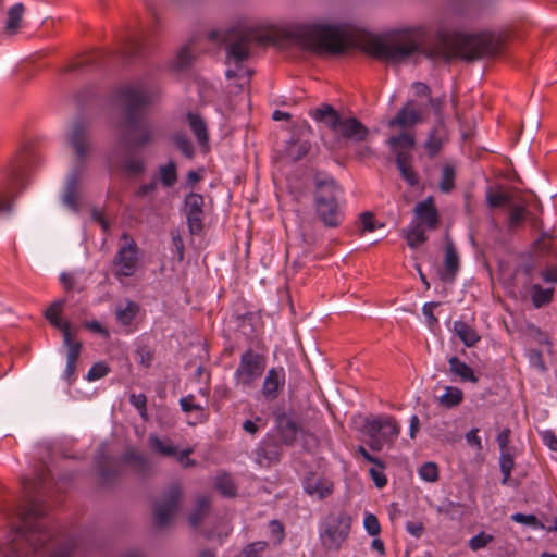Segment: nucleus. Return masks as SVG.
<instances>
[{
    "label": "nucleus",
    "mask_w": 557,
    "mask_h": 557,
    "mask_svg": "<svg viewBox=\"0 0 557 557\" xmlns=\"http://www.w3.org/2000/svg\"><path fill=\"white\" fill-rule=\"evenodd\" d=\"M423 26H407L372 34L349 24L304 23L287 26L255 24L234 27L226 32L213 30L209 38L225 42L226 61L242 66L257 47L287 48L300 46L321 54L337 55L350 48H359L370 57L393 66L420 65L428 60L434 66H449L455 61L473 62L500 55L507 46V36L485 30L469 34L449 30L438 24L433 41L423 44Z\"/></svg>",
    "instance_id": "1"
},
{
    "label": "nucleus",
    "mask_w": 557,
    "mask_h": 557,
    "mask_svg": "<svg viewBox=\"0 0 557 557\" xmlns=\"http://www.w3.org/2000/svg\"><path fill=\"white\" fill-rule=\"evenodd\" d=\"M49 478V470L42 468L34 479H22L23 502L9 513L18 523L10 531L5 545L0 546V557H74L72 544L58 542L44 522L47 507L41 492Z\"/></svg>",
    "instance_id": "2"
},
{
    "label": "nucleus",
    "mask_w": 557,
    "mask_h": 557,
    "mask_svg": "<svg viewBox=\"0 0 557 557\" xmlns=\"http://www.w3.org/2000/svg\"><path fill=\"white\" fill-rule=\"evenodd\" d=\"M158 98V88L141 82L127 83L116 89L114 99L122 113L119 140L125 149L141 148L154 141L156 131L146 115Z\"/></svg>",
    "instance_id": "3"
},
{
    "label": "nucleus",
    "mask_w": 557,
    "mask_h": 557,
    "mask_svg": "<svg viewBox=\"0 0 557 557\" xmlns=\"http://www.w3.org/2000/svg\"><path fill=\"white\" fill-rule=\"evenodd\" d=\"M67 143L74 151V161L66 177L61 200L66 208L78 212L83 199V181L87 172V161L92 149L89 125L81 120L74 121L67 133Z\"/></svg>",
    "instance_id": "4"
},
{
    "label": "nucleus",
    "mask_w": 557,
    "mask_h": 557,
    "mask_svg": "<svg viewBox=\"0 0 557 557\" xmlns=\"http://www.w3.org/2000/svg\"><path fill=\"white\" fill-rule=\"evenodd\" d=\"M147 55L144 39L137 35H131L120 42L117 49H95L75 55L63 70H117L126 66H135L138 61Z\"/></svg>",
    "instance_id": "5"
},
{
    "label": "nucleus",
    "mask_w": 557,
    "mask_h": 557,
    "mask_svg": "<svg viewBox=\"0 0 557 557\" xmlns=\"http://www.w3.org/2000/svg\"><path fill=\"white\" fill-rule=\"evenodd\" d=\"M314 210L318 219L325 227H339L345 214L338 202L341 188L335 180L326 174L314 176Z\"/></svg>",
    "instance_id": "6"
},
{
    "label": "nucleus",
    "mask_w": 557,
    "mask_h": 557,
    "mask_svg": "<svg viewBox=\"0 0 557 557\" xmlns=\"http://www.w3.org/2000/svg\"><path fill=\"white\" fill-rule=\"evenodd\" d=\"M66 302V298H60L52 301L50 306L44 311V317L53 327L62 332L63 344L67 348L64 377L71 382L76 372L77 360L82 350V343L75 338V334L72 332L71 323L61 319V314Z\"/></svg>",
    "instance_id": "7"
},
{
    "label": "nucleus",
    "mask_w": 557,
    "mask_h": 557,
    "mask_svg": "<svg viewBox=\"0 0 557 557\" xmlns=\"http://www.w3.org/2000/svg\"><path fill=\"white\" fill-rule=\"evenodd\" d=\"M351 529V517L344 510L330 512L320 530L322 546L329 550H338L347 540Z\"/></svg>",
    "instance_id": "8"
},
{
    "label": "nucleus",
    "mask_w": 557,
    "mask_h": 557,
    "mask_svg": "<svg viewBox=\"0 0 557 557\" xmlns=\"http://www.w3.org/2000/svg\"><path fill=\"white\" fill-rule=\"evenodd\" d=\"M363 431L369 436V446L374 451L382 450L385 444L392 445L400 433V425L392 416L366 418Z\"/></svg>",
    "instance_id": "9"
},
{
    "label": "nucleus",
    "mask_w": 557,
    "mask_h": 557,
    "mask_svg": "<svg viewBox=\"0 0 557 557\" xmlns=\"http://www.w3.org/2000/svg\"><path fill=\"white\" fill-rule=\"evenodd\" d=\"M265 357L251 348L246 349L242 356L234 379L237 386L251 387L265 370Z\"/></svg>",
    "instance_id": "10"
},
{
    "label": "nucleus",
    "mask_w": 557,
    "mask_h": 557,
    "mask_svg": "<svg viewBox=\"0 0 557 557\" xmlns=\"http://www.w3.org/2000/svg\"><path fill=\"white\" fill-rule=\"evenodd\" d=\"M182 497V490L177 484H172L163 494L162 498L154 503L153 516L158 527H165L170 523L178 508Z\"/></svg>",
    "instance_id": "11"
},
{
    "label": "nucleus",
    "mask_w": 557,
    "mask_h": 557,
    "mask_svg": "<svg viewBox=\"0 0 557 557\" xmlns=\"http://www.w3.org/2000/svg\"><path fill=\"white\" fill-rule=\"evenodd\" d=\"M423 121V108L417 101H407L389 120L388 126L391 128L399 127L403 131H409Z\"/></svg>",
    "instance_id": "12"
},
{
    "label": "nucleus",
    "mask_w": 557,
    "mask_h": 557,
    "mask_svg": "<svg viewBox=\"0 0 557 557\" xmlns=\"http://www.w3.org/2000/svg\"><path fill=\"white\" fill-rule=\"evenodd\" d=\"M185 215L190 234L198 235L203 230L205 199L200 194L190 193L185 197Z\"/></svg>",
    "instance_id": "13"
},
{
    "label": "nucleus",
    "mask_w": 557,
    "mask_h": 557,
    "mask_svg": "<svg viewBox=\"0 0 557 557\" xmlns=\"http://www.w3.org/2000/svg\"><path fill=\"white\" fill-rule=\"evenodd\" d=\"M275 428L283 445L293 446L299 434H304L305 430L298 419L288 413L275 414Z\"/></svg>",
    "instance_id": "14"
},
{
    "label": "nucleus",
    "mask_w": 557,
    "mask_h": 557,
    "mask_svg": "<svg viewBox=\"0 0 557 557\" xmlns=\"http://www.w3.org/2000/svg\"><path fill=\"white\" fill-rule=\"evenodd\" d=\"M460 269V259L454 242L446 237L445 256L443 267L438 270V276L445 284H453Z\"/></svg>",
    "instance_id": "15"
},
{
    "label": "nucleus",
    "mask_w": 557,
    "mask_h": 557,
    "mask_svg": "<svg viewBox=\"0 0 557 557\" xmlns=\"http://www.w3.org/2000/svg\"><path fill=\"white\" fill-rule=\"evenodd\" d=\"M449 135L445 125L443 116H440L428 134L424 143V149L429 158H434L438 154L442 148L448 143Z\"/></svg>",
    "instance_id": "16"
},
{
    "label": "nucleus",
    "mask_w": 557,
    "mask_h": 557,
    "mask_svg": "<svg viewBox=\"0 0 557 557\" xmlns=\"http://www.w3.org/2000/svg\"><path fill=\"white\" fill-rule=\"evenodd\" d=\"M285 371L282 367L271 368L264 377L261 393L269 400H275L285 386Z\"/></svg>",
    "instance_id": "17"
},
{
    "label": "nucleus",
    "mask_w": 557,
    "mask_h": 557,
    "mask_svg": "<svg viewBox=\"0 0 557 557\" xmlns=\"http://www.w3.org/2000/svg\"><path fill=\"white\" fill-rule=\"evenodd\" d=\"M114 263L117 267L116 276H131L136 270L137 249L135 244L121 247L115 256Z\"/></svg>",
    "instance_id": "18"
},
{
    "label": "nucleus",
    "mask_w": 557,
    "mask_h": 557,
    "mask_svg": "<svg viewBox=\"0 0 557 557\" xmlns=\"http://www.w3.org/2000/svg\"><path fill=\"white\" fill-rule=\"evenodd\" d=\"M414 214L417 218L416 224H419L422 227L425 226L430 230L437 227L438 214L432 197L418 202L414 207Z\"/></svg>",
    "instance_id": "19"
},
{
    "label": "nucleus",
    "mask_w": 557,
    "mask_h": 557,
    "mask_svg": "<svg viewBox=\"0 0 557 557\" xmlns=\"http://www.w3.org/2000/svg\"><path fill=\"white\" fill-rule=\"evenodd\" d=\"M282 443L274 438L264 440L257 449V459L261 466H271L280 461Z\"/></svg>",
    "instance_id": "20"
},
{
    "label": "nucleus",
    "mask_w": 557,
    "mask_h": 557,
    "mask_svg": "<svg viewBox=\"0 0 557 557\" xmlns=\"http://www.w3.org/2000/svg\"><path fill=\"white\" fill-rule=\"evenodd\" d=\"M304 488L307 494L323 499L332 494L333 483L325 478L311 473L304 480Z\"/></svg>",
    "instance_id": "21"
},
{
    "label": "nucleus",
    "mask_w": 557,
    "mask_h": 557,
    "mask_svg": "<svg viewBox=\"0 0 557 557\" xmlns=\"http://www.w3.org/2000/svg\"><path fill=\"white\" fill-rule=\"evenodd\" d=\"M122 461L134 467V471L140 476H149L152 472L151 460L143 453L133 448L127 449L122 456Z\"/></svg>",
    "instance_id": "22"
},
{
    "label": "nucleus",
    "mask_w": 557,
    "mask_h": 557,
    "mask_svg": "<svg viewBox=\"0 0 557 557\" xmlns=\"http://www.w3.org/2000/svg\"><path fill=\"white\" fill-rule=\"evenodd\" d=\"M338 132L344 138L355 141H364L369 136V129L356 117L343 119Z\"/></svg>",
    "instance_id": "23"
},
{
    "label": "nucleus",
    "mask_w": 557,
    "mask_h": 557,
    "mask_svg": "<svg viewBox=\"0 0 557 557\" xmlns=\"http://www.w3.org/2000/svg\"><path fill=\"white\" fill-rule=\"evenodd\" d=\"M386 143L394 152L395 160H397L399 152L403 154H412L411 150L416 147V136L410 131H403L397 135L391 136Z\"/></svg>",
    "instance_id": "24"
},
{
    "label": "nucleus",
    "mask_w": 557,
    "mask_h": 557,
    "mask_svg": "<svg viewBox=\"0 0 557 557\" xmlns=\"http://www.w3.org/2000/svg\"><path fill=\"white\" fill-rule=\"evenodd\" d=\"M315 121L323 123L333 132H337L342 122V117L336 110L330 104H322L312 113Z\"/></svg>",
    "instance_id": "25"
},
{
    "label": "nucleus",
    "mask_w": 557,
    "mask_h": 557,
    "mask_svg": "<svg viewBox=\"0 0 557 557\" xmlns=\"http://www.w3.org/2000/svg\"><path fill=\"white\" fill-rule=\"evenodd\" d=\"M412 162V154H403L400 152L397 156V160H395L396 166L400 173L401 178L406 181L411 187H414L419 184V175L414 171Z\"/></svg>",
    "instance_id": "26"
},
{
    "label": "nucleus",
    "mask_w": 557,
    "mask_h": 557,
    "mask_svg": "<svg viewBox=\"0 0 557 557\" xmlns=\"http://www.w3.org/2000/svg\"><path fill=\"white\" fill-rule=\"evenodd\" d=\"M108 162H109L110 168L122 169L127 174L134 175V176L140 175L145 169L144 162L140 159L134 158L128 154L124 158L123 163H120L115 159L114 154L112 153L109 156Z\"/></svg>",
    "instance_id": "27"
},
{
    "label": "nucleus",
    "mask_w": 557,
    "mask_h": 557,
    "mask_svg": "<svg viewBox=\"0 0 557 557\" xmlns=\"http://www.w3.org/2000/svg\"><path fill=\"white\" fill-rule=\"evenodd\" d=\"M186 120L198 143L200 145L206 144L208 141V132L205 119L199 113L189 111L186 114Z\"/></svg>",
    "instance_id": "28"
},
{
    "label": "nucleus",
    "mask_w": 557,
    "mask_h": 557,
    "mask_svg": "<svg viewBox=\"0 0 557 557\" xmlns=\"http://www.w3.org/2000/svg\"><path fill=\"white\" fill-rule=\"evenodd\" d=\"M181 408L184 412H196V419L193 422H189V424L195 425L197 423H202L208 420V412L207 409L195 403V396L189 394L183 398L180 399Z\"/></svg>",
    "instance_id": "29"
},
{
    "label": "nucleus",
    "mask_w": 557,
    "mask_h": 557,
    "mask_svg": "<svg viewBox=\"0 0 557 557\" xmlns=\"http://www.w3.org/2000/svg\"><path fill=\"white\" fill-rule=\"evenodd\" d=\"M453 330L467 347H473L481 339L476 331L463 321H455Z\"/></svg>",
    "instance_id": "30"
},
{
    "label": "nucleus",
    "mask_w": 557,
    "mask_h": 557,
    "mask_svg": "<svg viewBox=\"0 0 557 557\" xmlns=\"http://www.w3.org/2000/svg\"><path fill=\"white\" fill-rule=\"evenodd\" d=\"M449 370L456 376H459L462 381H469L476 383L479 377L474 374L472 368L466 362L461 361L458 357L453 356L448 359Z\"/></svg>",
    "instance_id": "31"
},
{
    "label": "nucleus",
    "mask_w": 557,
    "mask_h": 557,
    "mask_svg": "<svg viewBox=\"0 0 557 557\" xmlns=\"http://www.w3.org/2000/svg\"><path fill=\"white\" fill-rule=\"evenodd\" d=\"M25 12V7L22 3H16L8 11L4 30L9 35H14L21 27V21Z\"/></svg>",
    "instance_id": "32"
},
{
    "label": "nucleus",
    "mask_w": 557,
    "mask_h": 557,
    "mask_svg": "<svg viewBox=\"0 0 557 557\" xmlns=\"http://www.w3.org/2000/svg\"><path fill=\"white\" fill-rule=\"evenodd\" d=\"M98 473L103 482H110L120 475L119 463L109 457H101L98 461Z\"/></svg>",
    "instance_id": "33"
},
{
    "label": "nucleus",
    "mask_w": 557,
    "mask_h": 557,
    "mask_svg": "<svg viewBox=\"0 0 557 557\" xmlns=\"http://www.w3.org/2000/svg\"><path fill=\"white\" fill-rule=\"evenodd\" d=\"M196 59V52L191 47V44L183 46L180 51L175 54L171 63V70H181L193 65Z\"/></svg>",
    "instance_id": "34"
},
{
    "label": "nucleus",
    "mask_w": 557,
    "mask_h": 557,
    "mask_svg": "<svg viewBox=\"0 0 557 557\" xmlns=\"http://www.w3.org/2000/svg\"><path fill=\"white\" fill-rule=\"evenodd\" d=\"M228 84L226 86L228 92L237 94L243 90L244 86L250 81L253 72H225Z\"/></svg>",
    "instance_id": "35"
},
{
    "label": "nucleus",
    "mask_w": 557,
    "mask_h": 557,
    "mask_svg": "<svg viewBox=\"0 0 557 557\" xmlns=\"http://www.w3.org/2000/svg\"><path fill=\"white\" fill-rule=\"evenodd\" d=\"M528 215V210L522 205L511 203L509 206V214L507 227L510 232H515L522 226Z\"/></svg>",
    "instance_id": "36"
},
{
    "label": "nucleus",
    "mask_w": 557,
    "mask_h": 557,
    "mask_svg": "<svg viewBox=\"0 0 557 557\" xmlns=\"http://www.w3.org/2000/svg\"><path fill=\"white\" fill-rule=\"evenodd\" d=\"M210 511V499L207 496H199L194 511L189 515L188 521L191 527L197 528L201 524L205 517Z\"/></svg>",
    "instance_id": "37"
},
{
    "label": "nucleus",
    "mask_w": 557,
    "mask_h": 557,
    "mask_svg": "<svg viewBox=\"0 0 557 557\" xmlns=\"http://www.w3.org/2000/svg\"><path fill=\"white\" fill-rule=\"evenodd\" d=\"M140 310V307L138 304H136L135 301H132V300H128L126 302V306L124 308H121V307H117L116 308V320L122 324V325H131L132 322L134 321V319L136 318V315L138 314Z\"/></svg>",
    "instance_id": "38"
},
{
    "label": "nucleus",
    "mask_w": 557,
    "mask_h": 557,
    "mask_svg": "<svg viewBox=\"0 0 557 557\" xmlns=\"http://www.w3.org/2000/svg\"><path fill=\"white\" fill-rule=\"evenodd\" d=\"M463 399V393L460 388L447 386L445 394L440 397V404L445 408H453L458 406Z\"/></svg>",
    "instance_id": "39"
},
{
    "label": "nucleus",
    "mask_w": 557,
    "mask_h": 557,
    "mask_svg": "<svg viewBox=\"0 0 557 557\" xmlns=\"http://www.w3.org/2000/svg\"><path fill=\"white\" fill-rule=\"evenodd\" d=\"M499 463L500 472L503 473L502 484L506 485L510 478L511 471L515 467V457L513 454L511 453V449L500 450Z\"/></svg>",
    "instance_id": "40"
},
{
    "label": "nucleus",
    "mask_w": 557,
    "mask_h": 557,
    "mask_svg": "<svg viewBox=\"0 0 557 557\" xmlns=\"http://www.w3.org/2000/svg\"><path fill=\"white\" fill-rule=\"evenodd\" d=\"M428 237L424 233V228L419 224H412L407 233L406 240L409 247L417 248L426 242Z\"/></svg>",
    "instance_id": "41"
},
{
    "label": "nucleus",
    "mask_w": 557,
    "mask_h": 557,
    "mask_svg": "<svg viewBox=\"0 0 557 557\" xmlns=\"http://www.w3.org/2000/svg\"><path fill=\"white\" fill-rule=\"evenodd\" d=\"M148 442L151 449L160 455L170 457L177 454L176 447L170 442H163L157 435H150Z\"/></svg>",
    "instance_id": "42"
},
{
    "label": "nucleus",
    "mask_w": 557,
    "mask_h": 557,
    "mask_svg": "<svg viewBox=\"0 0 557 557\" xmlns=\"http://www.w3.org/2000/svg\"><path fill=\"white\" fill-rule=\"evenodd\" d=\"M215 487L224 496L233 497L236 495V485L232 476L226 473L216 476Z\"/></svg>",
    "instance_id": "43"
},
{
    "label": "nucleus",
    "mask_w": 557,
    "mask_h": 557,
    "mask_svg": "<svg viewBox=\"0 0 557 557\" xmlns=\"http://www.w3.org/2000/svg\"><path fill=\"white\" fill-rule=\"evenodd\" d=\"M311 149V144L308 140L296 139L287 148L288 157L296 161L302 159Z\"/></svg>",
    "instance_id": "44"
},
{
    "label": "nucleus",
    "mask_w": 557,
    "mask_h": 557,
    "mask_svg": "<svg viewBox=\"0 0 557 557\" xmlns=\"http://www.w3.org/2000/svg\"><path fill=\"white\" fill-rule=\"evenodd\" d=\"M532 301L536 308L543 307L549 304L553 299V289L550 288H542L540 285L535 284L532 286L531 290Z\"/></svg>",
    "instance_id": "45"
},
{
    "label": "nucleus",
    "mask_w": 557,
    "mask_h": 557,
    "mask_svg": "<svg viewBox=\"0 0 557 557\" xmlns=\"http://www.w3.org/2000/svg\"><path fill=\"white\" fill-rule=\"evenodd\" d=\"M160 180L165 187L173 186L177 181L176 165L173 161L160 166Z\"/></svg>",
    "instance_id": "46"
},
{
    "label": "nucleus",
    "mask_w": 557,
    "mask_h": 557,
    "mask_svg": "<svg viewBox=\"0 0 557 557\" xmlns=\"http://www.w3.org/2000/svg\"><path fill=\"white\" fill-rule=\"evenodd\" d=\"M438 187L444 193H449L455 187V170L451 165H445L442 170Z\"/></svg>",
    "instance_id": "47"
},
{
    "label": "nucleus",
    "mask_w": 557,
    "mask_h": 557,
    "mask_svg": "<svg viewBox=\"0 0 557 557\" xmlns=\"http://www.w3.org/2000/svg\"><path fill=\"white\" fill-rule=\"evenodd\" d=\"M486 201L490 208H499L511 205V197L504 193H494L488 190L486 194Z\"/></svg>",
    "instance_id": "48"
},
{
    "label": "nucleus",
    "mask_w": 557,
    "mask_h": 557,
    "mask_svg": "<svg viewBox=\"0 0 557 557\" xmlns=\"http://www.w3.org/2000/svg\"><path fill=\"white\" fill-rule=\"evenodd\" d=\"M419 475L423 481L434 483L438 480V467L435 462H424L419 469Z\"/></svg>",
    "instance_id": "49"
},
{
    "label": "nucleus",
    "mask_w": 557,
    "mask_h": 557,
    "mask_svg": "<svg viewBox=\"0 0 557 557\" xmlns=\"http://www.w3.org/2000/svg\"><path fill=\"white\" fill-rule=\"evenodd\" d=\"M173 141L177 149L186 157V158H193L194 157V146L191 141L184 135H175L173 137Z\"/></svg>",
    "instance_id": "50"
},
{
    "label": "nucleus",
    "mask_w": 557,
    "mask_h": 557,
    "mask_svg": "<svg viewBox=\"0 0 557 557\" xmlns=\"http://www.w3.org/2000/svg\"><path fill=\"white\" fill-rule=\"evenodd\" d=\"M515 522L530 525L534 529H543L544 524L534 515L515 513L511 516Z\"/></svg>",
    "instance_id": "51"
},
{
    "label": "nucleus",
    "mask_w": 557,
    "mask_h": 557,
    "mask_svg": "<svg viewBox=\"0 0 557 557\" xmlns=\"http://www.w3.org/2000/svg\"><path fill=\"white\" fill-rule=\"evenodd\" d=\"M267 542H255L247 545L240 553L239 557H261V553L267 548Z\"/></svg>",
    "instance_id": "52"
},
{
    "label": "nucleus",
    "mask_w": 557,
    "mask_h": 557,
    "mask_svg": "<svg viewBox=\"0 0 557 557\" xmlns=\"http://www.w3.org/2000/svg\"><path fill=\"white\" fill-rule=\"evenodd\" d=\"M493 541V536L490 534H486L485 532H481L478 535L473 536L469 541V547L476 552L481 548H484Z\"/></svg>",
    "instance_id": "53"
},
{
    "label": "nucleus",
    "mask_w": 557,
    "mask_h": 557,
    "mask_svg": "<svg viewBox=\"0 0 557 557\" xmlns=\"http://www.w3.org/2000/svg\"><path fill=\"white\" fill-rule=\"evenodd\" d=\"M110 372V368L104 362L95 363L87 373L88 381H96L106 376Z\"/></svg>",
    "instance_id": "54"
},
{
    "label": "nucleus",
    "mask_w": 557,
    "mask_h": 557,
    "mask_svg": "<svg viewBox=\"0 0 557 557\" xmlns=\"http://www.w3.org/2000/svg\"><path fill=\"white\" fill-rule=\"evenodd\" d=\"M363 525L367 532L372 535L376 536L381 532V525L379 522V519L373 513H367L363 520Z\"/></svg>",
    "instance_id": "55"
},
{
    "label": "nucleus",
    "mask_w": 557,
    "mask_h": 557,
    "mask_svg": "<svg viewBox=\"0 0 557 557\" xmlns=\"http://www.w3.org/2000/svg\"><path fill=\"white\" fill-rule=\"evenodd\" d=\"M527 357H528V360H529L530 364L533 368H536L540 371H545L546 370V366H545V362L543 360V355H542V352L540 350H537V349H529L527 351Z\"/></svg>",
    "instance_id": "56"
},
{
    "label": "nucleus",
    "mask_w": 557,
    "mask_h": 557,
    "mask_svg": "<svg viewBox=\"0 0 557 557\" xmlns=\"http://www.w3.org/2000/svg\"><path fill=\"white\" fill-rule=\"evenodd\" d=\"M361 222V231L364 232H374L376 230V221L374 214L372 212L366 211L360 214Z\"/></svg>",
    "instance_id": "57"
},
{
    "label": "nucleus",
    "mask_w": 557,
    "mask_h": 557,
    "mask_svg": "<svg viewBox=\"0 0 557 557\" xmlns=\"http://www.w3.org/2000/svg\"><path fill=\"white\" fill-rule=\"evenodd\" d=\"M12 206L11 191L0 189V213H10Z\"/></svg>",
    "instance_id": "58"
},
{
    "label": "nucleus",
    "mask_w": 557,
    "mask_h": 557,
    "mask_svg": "<svg viewBox=\"0 0 557 557\" xmlns=\"http://www.w3.org/2000/svg\"><path fill=\"white\" fill-rule=\"evenodd\" d=\"M462 507L460 503H455L449 499H445L438 507L437 512L445 516H453L457 508Z\"/></svg>",
    "instance_id": "59"
},
{
    "label": "nucleus",
    "mask_w": 557,
    "mask_h": 557,
    "mask_svg": "<svg viewBox=\"0 0 557 557\" xmlns=\"http://www.w3.org/2000/svg\"><path fill=\"white\" fill-rule=\"evenodd\" d=\"M438 305V302H426L422 307V312L431 326L436 325L438 323L437 318L433 313V309L436 308Z\"/></svg>",
    "instance_id": "60"
},
{
    "label": "nucleus",
    "mask_w": 557,
    "mask_h": 557,
    "mask_svg": "<svg viewBox=\"0 0 557 557\" xmlns=\"http://www.w3.org/2000/svg\"><path fill=\"white\" fill-rule=\"evenodd\" d=\"M357 451L364 458V460L375 465L379 469L385 468V462L380 458L372 456L362 445L358 446Z\"/></svg>",
    "instance_id": "61"
},
{
    "label": "nucleus",
    "mask_w": 557,
    "mask_h": 557,
    "mask_svg": "<svg viewBox=\"0 0 557 557\" xmlns=\"http://www.w3.org/2000/svg\"><path fill=\"white\" fill-rule=\"evenodd\" d=\"M382 470L383 469L377 470L375 468H371L369 470L371 479L379 488H382L387 484V479Z\"/></svg>",
    "instance_id": "62"
},
{
    "label": "nucleus",
    "mask_w": 557,
    "mask_h": 557,
    "mask_svg": "<svg viewBox=\"0 0 557 557\" xmlns=\"http://www.w3.org/2000/svg\"><path fill=\"white\" fill-rule=\"evenodd\" d=\"M131 403L132 405H134L135 408H137L141 414V417H146V403H147V398L144 394H139V395H132L131 396Z\"/></svg>",
    "instance_id": "63"
},
{
    "label": "nucleus",
    "mask_w": 557,
    "mask_h": 557,
    "mask_svg": "<svg viewBox=\"0 0 557 557\" xmlns=\"http://www.w3.org/2000/svg\"><path fill=\"white\" fill-rule=\"evenodd\" d=\"M270 532L275 537L276 543H281L284 537V528L281 522L272 520L269 523Z\"/></svg>",
    "instance_id": "64"
}]
</instances>
